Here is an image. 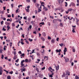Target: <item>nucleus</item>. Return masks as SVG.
Masks as SVG:
<instances>
[{
	"label": "nucleus",
	"instance_id": "obj_1",
	"mask_svg": "<svg viewBox=\"0 0 79 79\" xmlns=\"http://www.w3.org/2000/svg\"><path fill=\"white\" fill-rule=\"evenodd\" d=\"M64 58L65 59V63H67V62H68L69 61V58H68L64 57Z\"/></svg>",
	"mask_w": 79,
	"mask_h": 79
},
{
	"label": "nucleus",
	"instance_id": "obj_2",
	"mask_svg": "<svg viewBox=\"0 0 79 79\" xmlns=\"http://www.w3.org/2000/svg\"><path fill=\"white\" fill-rule=\"evenodd\" d=\"M61 51V50L60 49L59 50L56 49V52H57V53H60Z\"/></svg>",
	"mask_w": 79,
	"mask_h": 79
},
{
	"label": "nucleus",
	"instance_id": "obj_3",
	"mask_svg": "<svg viewBox=\"0 0 79 79\" xmlns=\"http://www.w3.org/2000/svg\"><path fill=\"white\" fill-rule=\"evenodd\" d=\"M21 70H22L21 72L22 73H23V71H25L26 70V68H24L23 69H21Z\"/></svg>",
	"mask_w": 79,
	"mask_h": 79
},
{
	"label": "nucleus",
	"instance_id": "obj_4",
	"mask_svg": "<svg viewBox=\"0 0 79 79\" xmlns=\"http://www.w3.org/2000/svg\"><path fill=\"white\" fill-rule=\"evenodd\" d=\"M57 20H56V19H54L53 20V23H56V22H57Z\"/></svg>",
	"mask_w": 79,
	"mask_h": 79
},
{
	"label": "nucleus",
	"instance_id": "obj_5",
	"mask_svg": "<svg viewBox=\"0 0 79 79\" xmlns=\"http://www.w3.org/2000/svg\"><path fill=\"white\" fill-rule=\"evenodd\" d=\"M41 39L43 40V41H45V38L43 37L42 36L40 37Z\"/></svg>",
	"mask_w": 79,
	"mask_h": 79
},
{
	"label": "nucleus",
	"instance_id": "obj_6",
	"mask_svg": "<svg viewBox=\"0 0 79 79\" xmlns=\"http://www.w3.org/2000/svg\"><path fill=\"white\" fill-rule=\"evenodd\" d=\"M7 31H9L10 29V27L9 25H7Z\"/></svg>",
	"mask_w": 79,
	"mask_h": 79
},
{
	"label": "nucleus",
	"instance_id": "obj_7",
	"mask_svg": "<svg viewBox=\"0 0 79 79\" xmlns=\"http://www.w3.org/2000/svg\"><path fill=\"white\" fill-rule=\"evenodd\" d=\"M71 4L72 5V6H75V4L73 2L71 3Z\"/></svg>",
	"mask_w": 79,
	"mask_h": 79
},
{
	"label": "nucleus",
	"instance_id": "obj_8",
	"mask_svg": "<svg viewBox=\"0 0 79 79\" xmlns=\"http://www.w3.org/2000/svg\"><path fill=\"white\" fill-rule=\"evenodd\" d=\"M56 70H58L59 69V65H58L57 67L56 66Z\"/></svg>",
	"mask_w": 79,
	"mask_h": 79
},
{
	"label": "nucleus",
	"instance_id": "obj_9",
	"mask_svg": "<svg viewBox=\"0 0 79 79\" xmlns=\"http://www.w3.org/2000/svg\"><path fill=\"white\" fill-rule=\"evenodd\" d=\"M5 24L6 25H10V23L7 22H6Z\"/></svg>",
	"mask_w": 79,
	"mask_h": 79
},
{
	"label": "nucleus",
	"instance_id": "obj_10",
	"mask_svg": "<svg viewBox=\"0 0 79 79\" xmlns=\"http://www.w3.org/2000/svg\"><path fill=\"white\" fill-rule=\"evenodd\" d=\"M51 43H52V44H54L55 43V40L53 39L52 40H51Z\"/></svg>",
	"mask_w": 79,
	"mask_h": 79
},
{
	"label": "nucleus",
	"instance_id": "obj_11",
	"mask_svg": "<svg viewBox=\"0 0 79 79\" xmlns=\"http://www.w3.org/2000/svg\"><path fill=\"white\" fill-rule=\"evenodd\" d=\"M65 76V73L64 72L63 73V75L62 76V77H64Z\"/></svg>",
	"mask_w": 79,
	"mask_h": 79
},
{
	"label": "nucleus",
	"instance_id": "obj_12",
	"mask_svg": "<svg viewBox=\"0 0 79 79\" xmlns=\"http://www.w3.org/2000/svg\"><path fill=\"white\" fill-rule=\"evenodd\" d=\"M24 55H25V54H24V53L21 54V55H20V56H23V57L24 58Z\"/></svg>",
	"mask_w": 79,
	"mask_h": 79
},
{
	"label": "nucleus",
	"instance_id": "obj_13",
	"mask_svg": "<svg viewBox=\"0 0 79 79\" xmlns=\"http://www.w3.org/2000/svg\"><path fill=\"white\" fill-rule=\"evenodd\" d=\"M36 7H37V8H39V4H38V3H36Z\"/></svg>",
	"mask_w": 79,
	"mask_h": 79
},
{
	"label": "nucleus",
	"instance_id": "obj_14",
	"mask_svg": "<svg viewBox=\"0 0 79 79\" xmlns=\"http://www.w3.org/2000/svg\"><path fill=\"white\" fill-rule=\"evenodd\" d=\"M64 52H67V48H64Z\"/></svg>",
	"mask_w": 79,
	"mask_h": 79
},
{
	"label": "nucleus",
	"instance_id": "obj_15",
	"mask_svg": "<svg viewBox=\"0 0 79 79\" xmlns=\"http://www.w3.org/2000/svg\"><path fill=\"white\" fill-rule=\"evenodd\" d=\"M18 57H17V56H14V57L13 58L14 60H16V58H17Z\"/></svg>",
	"mask_w": 79,
	"mask_h": 79
},
{
	"label": "nucleus",
	"instance_id": "obj_16",
	"mask_svg": "<svg viewBox=\"0 0 79 79\" xmlns=\"http://www.w3.org/2000/svg\"><path fill=\"white\" fill-rule=\"evenodd\" d=\"M43 9H44L45 10V11H47L48 10V9L46 8V7H44L43 8Z\"/></svg>",
	"mask_w": 79,
	"mask_h": 79
},
{
	"label": "nucleus",
	"instance_id": "obj_17",
	"mask_svg": "<svg viewBox=\"0 0 79 79\" xmlns=\"http://www.w3.org/2000/svg\"><path fill=\"white\" fill-rule=\"evenodd\" d=\"M75 79H79V77H78V76L76 75L75 77Z\"/></svg>",
	"mask_w": 79,
	"mask_h": 79
},
{
	"label": "nucleus",
	"instance_id": "obj_18",
	"mask_svg": "<svg viewBox=\"0 0 79 79\" xmlns=\"http://www.w3.org/2000/svg\"><path fill=\"white\" fill-rule=\"evenodd\" d=\"M31 23L32 24V25H35V23H34V21H31Z\"/></svg>",
	"mask_w": 79,
	"mask_h": 79
},
{
	"label": "nucleus",
	"instance_id": "obj_19",
	"mask_svg": "<svg viewBox=\"0 0 79 79\" xmlns=\"http://www.w3.org/2000/svg\"><path fill=\"white\" fill-rule=\"evenodd\" d=\"M43 35L44 36V37H45L46 35V34H45V32L43 33Z\"/></svg>",
	"mask_w": 79,
	"mask_h": 79
},
{
	"label": "nucleus",
	"instance_id": "obj_20",
	"mask_svg": "<svg viewBox=\"0 0 79 79\" xmlns=\"http://www.w3.org/2000/svg\"><path fill=\"white\" fill-rule=\"evenodd\" d=\"M40 11H42V10L41 9H40V8H38V13H40Z\"/></svg>",
	"mask_w": 79,
	"mask_h": 79
},
{
	"label": "nucleus",
	"instance_id": "obj_21",
	"mask_svg": "<svg viewBox=\"0 0 79 79\" xmlns=\"http://www.w3.org/2000/svg\"><path fill=\"white\" fill-rule=\"evenodd\" d=\"M72 8H70V9H68V11L69 12V11H72Z\"/></svg>",
	"mask_w": 79,
	"mask_h": 79
},
{
	"label": "nucleus",
	"instance_id": "obj_22",
	"mask_svg": "<svg viewBox=\"0 0 79 79\" xmlns=\"http://www.w3.org/2000/svg\"><path fill=\"white\" fill-rule=\"evenodd\" d=\"M7 79H11V77L10 76H8L7 77Z\"/></svg>",
	"mask_w": 79,
	"mask_h": 79
},
{
	"label": "nucleus",
	"instance_id": "obj_23",
	"mask_svg": "<svg viewBox=\"0 0 79 79\" xmlns=\"http://www.w3.org/2000/svg\"><path fill=\"white\" fill-rule=\"evenodd\" d=\"M12 27H15V24L14 23H12Z\"/></svg>",
	"mask_w": 79,
	"mask_h": 79
},
{
	"label": "nucleus",
	"instance_id": "obj_24",
	"mask_svg": "<svg viewBox=\"0 0 79 79\" xmlns=\"http://www.w3.org/2000/svg\"><path fill=\"white\" fill-rule=\"evenodd\" d=\"M48 69L49 71H51V70L52 69V67H50L49 68H48Z\"/></svg>",
	"mask_w": 79,
	"mask_h": 79
},
{
	"label": "nucleus",
	"instance_id": "obj_25",
	"mask_svg": "<svg viewBox=\"0 0 79 79\" xmlns=\"http://www.w3.org/2000/svg\"><path fill=\"white\" fill-rule=\"evenodd\" d=\"M48 56H45L44 57V59H45V58H47V60H48Z\"/></svg>",
	"mask_w": 79,
	"mask_h": 79
},
{
	"label": "nucleus",
	"instance_id": "obj_26",
	"mask_svg": "<svg viewBox=\"0 0 79 79\" xmlns=\"http://www.w3.org/2000/svg\"><path fill=\"white\" fill-rule=\"evenodd\" d=\"M28 20L29 22H30L31 21V17H29L28 18Z\"/></svg>",
	"mask_w": 79,
	"mask_h": 79
},
{
	"label": "nucleus",
	"instance_id": "obj_27",
	"mask_svg": "<svg viewBox=\"0 0 79 79\" xmlns=\"http://www.w3.org/2000/svg\"><path fill=\"white\" fill-rule=\"evenodd\" d=\"M59 45H60V47H62V46H63V44L62 43L61 44H60Z\"/></svg>",
	"mask_w": 79,
	"mask_h": 79
},
{
	"label": "nucleus",
	"instance_id": "obj_28",
	"mask_svg": "<svg viewBox=\"0 0 79 79\" xmlns=\"http://www.w3.org/2000/svg\"><path fill=\"white\" fill-rule=\"evenodd\" d=\"M60 25L61 27H63V23H60Z\"/></svg>",
	"mask_w": 79,
	"mask_h": 79
},
{
	"label": "nucleus",
	"instance_id": "obj_29",
	"mask_svg": "<svg viewBox=\"0 0 79 79\" xmlns=\"http://www.w3.org/2000/svg\"><path fill=\"white\" fill-rule=\"evenodd\" d=\"M4 58V56H3V55L2 54V56H1L2 59H3Z\"/></svg>",
	"mask_w": 79,
	"mask_h": 79
},
{
	"label": "nucleus",
	"instance_id": "obj_30",
	"mask_svg": "<svg viewBox=\"0 0 79 79\" xmlns=\"http://www.w3.org/2000/svg\"><path fill=\"white\" fill-rule=\"evenodd\" d=\"M40 24H42V25H44V22H42V23H40Z\"/></svg>",
	"mask_w": 79,
	"mask_h": 79
},
{
	"label": "nucleus",
	"instance_id": "obj_31",
	"mask_svg": "<svg viewBox=\"0 0 79 79\" xmlns=\"http://www.w3.org/2000/svg\"><path fill=\"white\" fill-rule=\"evenodd\" d=\"M3 71V70H2V67L1 66L0 67V71Z\"/></svg>",
	"mask_w": 79,
	"mask_h": 79
},
{
	"label": "nucleus",
	"instance_id": "obj_32",
	"mask_svg": "<svg viewBox=\"0 0 79 79\" xmlns=\"http://www.w3.org/2000/svg\"><path fill=\"white\" fill-rule=\"evenodd\" d=\"M26 10L27 12H29V9H26Z\"/></svg>",
	"mask_w": 79,
	"mask_h": 79
},
{
	"label": "nucleus",
	"instance_id": "obj_33",
	"mask_svg": "<svg viewBox=\"0 0 79 79\" xmlns=\"http://www.w3.org/2000/svg\"><path fill=\"white\" fill-rule=\"evenodd\" d=\"M2 52H3V50L1 49V48H0V52L1 53H2Z\"/></svg>",
	"mask_w": 79,
	"mask_h": 79
},
{
	"label": "nucleus",
	"instance_id": "obj_34",
	"mask_svg": "<svg viewBox=\"0 0 79 79\" xmlns=\"http://www.w3.org/2000/svg\"><path fill=\"white\" fill-rule=\"evenodd\" d=\"M76 20H77V23H78V22H79V19H78L77 18H76Z\"/></svg>",
	"mask_w": 79,
	"mask_h": 79
},
{
	"label": "nucleus",
	"instance_id": "obj_35",
	"mask_svg": "<svg viewBox=\"0 0 79 79\" xmlns=\"http://www.w3.org/2000/svg\"><path fill=\"white\" fill-rule=\"evenodd\" d=\"M29 41H30V42H32V40H33L32 39H31L29 38Z\"/></svg>",
	"mask_w": 79,
	"mask_h": 79
},
{
	"label": "nucleus",
	"instance_id": "obj_36",
	"mask_svg": "<svg viewBox=\"0 0 79 79\" xmlns=\"http://www.w3.org/2000/svg\"><path fill=\"white\" fill-rule=\"evenodd\" d=\"M24 19H25L26 20H27V17H23Z\"/></svg>",
	"mask_w": 79,
	"mask_h": 79
},
{
	"label": "nucleus",
	"instance_id": "obj_37",
	"mask_svg": "<svg viewBox=\"0 0 79 79\" xmlns=\"http://www.w3.org/2000/svg\"><path fill=\"white\" fill-rule=\"evenodd\" d=\"M11 8H13V6H14V4H12L11 5Z\"/></svg>",
	"mask_w": 79,
	"mask_h": 79
},
{
	"label": "nucleus",
	"instance_id": "obj_38",
	"mask_svg": "<svg viewBox=\"0 0 79 79\" xmlns=\"http://www.w3.org/2000/svg\"><path fill=\"white\" fill-rule=\"evenodd\" d=\"M9 73L10 74H12L13 73V71H11V72H10Z\"/></svg>",
	"mask_w": 79,
	"mask_h": 79
},
{
	"label": "nucleus",
	"instance_id": "obj_39",
	"mask_svg": "<svg viewBox=\"0 0 79 79\" xmlns=\"http://www.w3.org/2000/svg\"><path fill=\"white\" fill-rule=\"evenodd\" d=\"M29 28H30V29H32V25L29 26Z\"/></svg>",
	"mask_w": 79,
	"mask_h": 79
},
{
	"label": "nucleus",
	"instance_id": "obj_40",
	"mask_svg": "<svg viewBox=\"0 0 79 79\" xmlns=\"http://www.w3.org/2000/svg\"><path fill=\"white\" fill-rule=\"evenodd\" d=\"M48 40L50 39V40H51V39H52V38H51V37H50L48 36Z\"/></svg>",
	"mask_w": 79,
	"mask_h": 79
},
{
	"label": "nucleus",
	"instance_id": "obj_41",
	"mask_svg": "<svg viewBox=\"0 0 79 79\" xmlns=\"http://www.w3.org/2000/svg\"><path fill=\"white\" fill-rule=\"evenodd\" d=\"M43 76V75L42 74H39V77H42Z\"/></svg>",
	"mask_w": 79,
	"mask_h": 79
},
{
	"label": "nucleus",
	"instance_id": "obj_42",
	"mask_svg": "<svg viewBox=\"0 0 79 79\" xmlns=\"http://www.w3.org/2000/svg\"><path fill=\"white\" fill-rule=\"evenodd\" d=\"M45 69V67H44L43 68H42L41 69H42V70H44V69Z\"/></svg>",
	"mask_w": 79,
	"mask_h": 79
},
{
	"label": "nucleus",
	"instance_id": "obj_43",
	"mask_svg": "<svg viewBox=\"0 0 79 79\" xmlns=\"http://www.w3.org/2000/svg\"><path fill=\"white\" fill-rule=\"evenodd\" d=\"M3 71H0V75H2Z\"/></svg>",
	"mask_w": 79,
	"mask_h": 79
},
{
	"label": "nucleus",
	"instance_id": "obj_44",
	"mask_svg": "<svg viewBox=\"0 0 79 79\" xmlns=\"http://www.w3.org/2000/svg\"><path fill=\"white\" fill-rule=\"evenodd\" d=\"M14 56H15V55L16 54V51H15L14 52Z\"/></svg>",
	"mask_w": 79,
	"mask_h": 79
},
{
	"label": "nucleus",
	"instance_id": "obj_45",
	"mask_svg": "<svg viewBox=\"0 0 79 79\" xmlns=\"http://www.w3.org/2000/svg\"><path fill=\"white\" fill-rule=\"evenodd\" d=\"M76 51V50H75V49H73V52H75Z\"/></svg>",
	"mask_w": 79,
	"mask_h": 79
},
{
	"label": "nucleus",
	"instance_id": "obj_46",
	"mask_svg": "<svg viewBox=\"0 0 79 79\" xmlns=\"http://www.w3.org/2000/svg\"><path fill=\"white\" fill-rule=\"evenodd\" d=\"M44 49H43V51H42L41 52L42 53H44Z\"/></svg>",
	"mask_w": 79,
	"mask_h": 79
},
{
	"label": "nucleus",
	"instance_id": "obj_47",
	"mask_svg": "<svg viewBox=\"0 0 79 79\" xmlns=\"http://www.w3.org/2000/svg\"><path fill=\"white\" fill-rule=\"evenodd\" d=\"M3 30L4 31H6V29H5V27H3Z\"/></svg>",
	"mask_w": 79,
	"mask_h": 79
},
{
	"label": "nucleus",
	"instance_id": "obj_48",
	"mask_svg": "<svg viewBox=\"0 0 79 79\" xmlns=\"http://www.w3.org/2000/svg\"><path fill=\"white\" fill-rule=\"evenodd\" d=\"M11 17V15H8L7 16V18H10Z\"/></svg>",
	"mask_w": 79,
	"mask_h": 79
},
{
	"label": "nucleus",
	"instance_id": "obj_49",
	"mask_svg": "<svg viewBox=\"0 0 79 79\" xmlns=\"http://www.w3.org/2000/svg\"><path fill=\"white\" fill-rule=\"evenodd\" d=\"M69 12L68 11V10L65 11V13H66V14H68V13H69V12Z\"/></svg>",
	"mask_w": 79,
	"mask_h": 79
},
{
	"label": "nucleus",
	"instance_id": "obj_50",
	"mask_svg": "<svg viewBox=\"0 0 79 79\" xmlns=\"http://www.w3.org/2000/svg\"><path fill=\"white\" fill-rule=\"evenodd\" d=\"M49 18H52V19H53V16H50Z\"/></svg>",
	"mask_w": 79,
	"mask_h": 79
},
{
	"label": "nucleus",
	"instance_id": "obj_51",
	"mask_svg": "<svg viewBox=\"0 0 79 79\" xmlns=\"http://www.w3.org/2000/svg\"><path fill=\"white\" fill-rule=\"evenodd\" d=\"M26 42L27 43V44H29V42L27 40H26Z\"/></svg>",
	"mask_w": 79,
	"mask_h": 79
},
{
	"label": "nucleus",
	"instance_id": "obj_52",
	"mask_svg": "<svg viewBox=\"0 0 79 79\" xmlns=\"http://www.w3.org/2000/svg\"><path fill=\"white\" fill-rule=\"evenodd\" d=\"M19 53V54H22V52H21V51H19V52H18Z\"/></svg>",
	"mask_w": 79,
	"mask_h": 79
},
{
	"label": "nucleus",
	"instance_id": "obj_53",
	"mask_svg": "<svg viewBox=\"0 0 79 79\" xmlns=\"http://www.w3.org/2000/svg\"><path fill=\"white\" fill-rule=\"evenodd\" d=\"M36 70L38 72H39V69L37 68V67L36 68Z\"/></svg>",
	"mask_w": 79,
	"mask_h": 79
},
{
	"label": "nucleus",
	"instance_id": "obj_54",
	"mask_svg": "<svg viewBox=\"0 0 79 79\" xmlns=\"http://www.w3.org/2000/svg\"><path fill=\"white\" fill-rule=\"evenodd\" d=\"M49 77H53V75L52 74H50L49 75Z\"/></svg>",
	"mask_w": 79,
	"mask_h": 79
},
{
	"label": "nucleus",
	"instance_id": "obj_55",
	"mask_svg": "<svg viewBox=\"0 0 79 79\" xmlns=\"http://www.w3.org/2000/svg\"><path fill=\"white\" fill-rule=\"evenodd\" d=\"M1 25H2V24H3V21H1Z\"/></svg>",
	"mask_w": 79,
	"mask_h": 79
},
{
	"label": "nucleus",
	"instance_id": "obj_56",
	"mask_svg": "<svg viewBox=\"0 0 79 79\" xmlns=\"http://www.w3.org/2000/svg\"><path fill=\"white\" fill-rule=\"evenodd\" d=\"M35 14L36 15H37V10H35Z\"/></svg>",
	"mask_w": 79,
	"mask_h": 79
},
{
	"label": "nucleus",
	"instance_id": "obj_57",
	"mask_svg": "<svg viewBox=\"0 0 79 79\" xmlns=\"http://www.w3.org/2000/svg\"><path fill=\"white\" fill-rule=\"evenodd\" d=\"M1 14H3V13H4V11H1Z\"/></svg>",
	"mask_w": 79,
	"mask_h": 79
},
{
	"label": "nucleus",
	"instance_id": "obj_58",
	"mask_svg": "<svg viewBox=\"0 0 79 79\" xmlns=\"http://www.w3.org/2000/svg\"><path fill=\"white\" fill-rule=\"evenodd\" d=\"M21 44L22 45H24V43H23V41L21 42Z\"/></svg>",
	"mask_w": 79,
	"mask_h": 79
},
{
	"label": "nucleus",
	"instance_id": "obj_59",
	"mask_svg": "<svg viewBox=\"0 0 79 79\" xmlns=\"http://www.w3.org/2000/svg\"><path fill=\"white\" fill-rule=\"evenodd\" d=\"M25 62H28V60L27 59H25Z\"/></svg>",
	"mask_w": 79,
	"mask_h": 79
},
{
	"label": "nucleus",
	"instance_id": "obj_60",
	"mask_svg": "<svg viewBox=\"0 0 79 79\" xmlns=\"http://www.w3.org/2000/svg\"><path fill=\"white\" fill-rule=\"evenodd\" d=\"M21 65L22 66H24V64H22Z\"/></svg>",
	"mask_w": 79,
	"mask_h": 79
},
{
	"label": "nucleus",
	"instance_id": "obj_61",
	"mask_svg": "<svg viewBox=\"0 0 79 79\" xmlns=\"http://www.w3.org/2000/svg\"><path fill=\"white\" fill-rule=\"evenodd\" d=\"M56 40L57 41H59V38H56Z\"/></svg>",
	"mask_w": 79,
	"mask_h": 79
},
{
	"label": "nucleus",
	"instance_id": "obj_62",
	"mask_svg": "<svg viewBox=\"0 0 79 79\" xmlns=\"http://www.w3.org/2000/svg\"><path fill=\"white\" fill-rule=\"evenodd\" d=\"M20 29H19V31H21V30H23V28H22V27H21L20 28Z\"/></svg>",
	"mask_w": 79,
	"mask_h": 79
},
{
	"label": "nucleus",
	"instance_id": "obj_63",
	"mask_svg": "<svg viewBox=\"0 0 79 79\" xmlns=\"http://www.w3.org/2000/svg\"><path fill=\"white\" fill-rule=\"evenodd\" d=\"M29 8H30V6H27V8L28 9H29Z\"/></svg>",
	"mask_w": 79,
	"mask_h": 79
},
{
	"label": "nucleus",
	"instance_id": "obj_64",
	"mask_svg": "<svg viewBox=\"0 0 79 79\" xmlns=\"http://www.w3.org/2000/svg\"><path fill=\"white\" fill-rule=\"evenodd\" d=\"M68 79V77L67 76L65 77V79Z\"/></svg>",
	"mask_w": 79,
	"mask_h": 79
}]
</instances>
